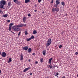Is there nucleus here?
I'll list each match as a JSON object with an SVG mask.
<instances>
[{"mask_svg":"<svg viewBox=\"0 0 78 78\" xmlns=\"http://www.w3.org/2000/svg\"><path fill=\"white\" fill-rule=\"evenodd\" d=\"M28 61L29 62H30V60L29 59Z\"/></svg>","mask_w":78,"mask_h":78,"instance_id":"48","label":"nucleus"},{"mask_svg":"<svg viewBox=\"0 0 78 78\" xmlns=\"http://www.w3.org/2000/svg\"><path fill=\"white\" fill-rule=\"evenodd\" d=\"M77 77H78V74L77 75Z\"/></svg>","mask_w":78,"mask_h":78,"instance_id":"51","label":"nucleus"},{"mask_svg":"<svg viewBox=\"0 0 78 78\" xmlns=\"http://www.w3.org/2000/svg\"><path fill=\"white\" fill-rule=\"evenodd\" d=\"M47 78H49V77H47Z\"/></svg>","mask_w":78,"mask_h":78,"instance_id":"55","label":"nucleus"},{"mask_svg":"<svg viewBox=\"0 0 78 78\" xmlns=\"http://www.w3.org/2000/svg\"><path fill=\"white\" fill-rule=\"evenodd\" d=\"M21 32L20 31L19 33V34H18V36L19 37L20 36V34H21Z\"/></svg>","mask_w":78,"mask_h":78,"instance_id":"30","label":"nucleus"},{"mask_svg":"<svg viewBox=\"0 0 78 78\" xmlns=\"http://www.w3.org/2000/svg\"><path fill=\"white\" fill-rule=\"evenodd\" d=\"M28 48V47L27 46H26V47H22V48H23L24 50H26V51L27 50Z\"/></svg>","mask_w":78,"mask_h":78,"instance_id":"7","label":"nucleus"},{"mask_svg":"<svg viewBox=\"0 0 78 78\" xmlns=\"http://www.w3.org/2000/svg\"><path fill=\"white\" fill-rule=\"evenodd\" d=\"M58 75H59V74L58 73H56V75H55V76H57Z\"/></svg>","mask_w":78,"mask_h":78,"instance_id":"26","label":"nucleus"},{"mask_svg":"<svg viewBox=\"0 0 78 78\" xmlns=\"http://www.w3.org/2000/svg\"><path fill=\"white\" fill-rule=\"evenodd\" d=\"M53 67L54 68H55V67H56V66H53Z\"/></svg>","mask_w":78,"mask_h":78,"instance_id":"50","label":"nucleus"},{"mask_svg":"<svg viewBox=\"0 0 78 78\" xmlns=\"http://www.w3.org/2000/svg\"><path fill=\"white\" fill-rule=\"evenodd\" d=\"M59 11V9L57 7H56L55 8H53L52 9V11L53 12H55V11L57 12Z\"/></svg>","mask_w":78,"mask_h":78,"instance_id":"3","label":"nucleus"},{"mask_svg":"<svg viewBox=\"0 0 78 78\" xmlns=\"http://www.w3.org/2000/svg\"><path fill=\"white\" fill-rule=\"evenodd\" d=\"M23 27L24 26H26L27 25V24H23Z\"/></svg>","mask_w":78,"mask_h":78,"instance_id":"40","label":"nucleus"},{"mask_svg":"<svg viewBox=\"0 0 78 78\" xmlns=\"http://www.w3.org/2000/svg\"><path fill=\"white\" fill-rule=\"evenodd\" d=\"M28 16L29 17H30L31 16L30 14V13L28 14Z\"/></svg>","mask_w":78,"mask_h":78,"instance_id":"32","label":"nucleus"},{"mask_svg":"<svg viewBox=\"0 0 78 78\" xmlns=\"http://www.w3.org/2000/svg\"><path fill=\"white\" fill-rule=\"evenodd\" d=\"M51 38H49L48 39V41L46 43V47H48L51 44Z\"/></svg>","mask_w":78,"mask_h":78,"instance_id":"2","label":"nucleus"},{"mask_svg":"<svg viewBox=\"0 0 78 78\" xmlns=\"http://www.w3.org/2000/svg\"><path fill=\"white\" fill-rule=\"evenodd\" d=\"M53 3V0H52L51 1V3Z\"/></svg>","mask_w":78,"mask_h":78,"instance_id":"35","label":"nucleus"},{"mask_svg":"<svg viewBox=\"0 0 78 78\" xmlns=\"http://www.w3.org/2000/svg\"><path fill=\"white\" fill-rule=\"evenodd\" d=\"M11 32L12 33V34H15V33L14 32H13L12 31H11Z\"/></svg>","mask_w":78,"mask_h":78,"instance_id":"36","label":"nucleus"},{"mask_svg":"<svg viewBox=\"0 0 78 78\" xmlns=\"http://www.w3.org/2000/svg\"><path fill=\"white\" fill-rule=\"evenodd\" d=\"M26 17H24V18H23V23H26Z\"/></svg>","mask_w":78,"mask_h":78,"instance_id":"13","label":"nucleus"},{"mask_svg":"<svg viewBox=\"0 0 78 78\" xmlns=\"http://www.w3.org/2000/svg\"><path fill=\"white\" fill-rule=\"evenodd\" d=\"M1 73V70H0V74Z\"/></svg>","mask_w":78,"mask_h":78,"instance_id":"46","label":"nucleus"},{"mask_svg":"<svg viewBox=\"0 0 78 78\" xmlns=\"http://www.w3.org/2000/svg\"><path fill=\"white\" fill-rule=\"evenodd\" d=\"M77 13H78V10H77Z\"/></svg>","mask_w":78,"mask_h":78,"instance_id":"52","label":"nucleus"},{"mask_svg":"<svg viewBox=\"0 0 78 78\" xmlns=\"http://www.w3.org/2000/svg\"><path fill=\"white\" fill-rule=\"evenodd\" d=\"M10 22V20H7V22L8 23H9Z\"/></svg>","mask_w":78,"mask_h":78,"instance_id":"34","label":"nucleus"},{"mask_svg":"<svg viewBox=\"0 0 78 78\" xmlns=\"http://www.w3.org/2000/svg\"><path fill=\"white\" fill-rule=\"evenodd\" d=\"M56 5H58L59 4H60V0H56L55 1Z\"/></svg>","mask_w":78,"mask_h":78,"instance_id":"8","label":"nucleus"},{"mask_svg":"<svg viewBox=\"0 0 78 78\" xmlns=\"http://www.w3.org/2000/svg\"><path fill=\"white\" fill-rule=\"evenodd\" d=\"M35 64H37V63H38V62H37V61L35 62Z\"/></svg>","mask_w":78,"mask_h":78,"instance_id":"39","label":"nucleus"},{"mask_svg":"<svg viewBox=\"0 0 78 78\" xmlns=\"http://www.w3.org/2000/svg\"><path fill=\"white\" fill-rule=\"evenodd\" d=\"M48 68H49V66H48Z\"/></svg>","mask_w":78,"mask_h":78,"instance_id":"53","label":"nucleus"},{"mask_svg":"<svg viewBox=\"0 0 78 78\" xmlns=\"http://www.w3.org/2000/svg\"><path fill=\"white\" fill-rule=\"evenodd\" d=\"M23 55L22 54V53L21 54V55H20V60L21 61H23Z\"/></svg>","mask_w":78,"mask_h":78,"instance_id":"12","label":"nucleus"},{"mask_svg":"<svg viewBox=\"0 0 78 78\" xmlns=\"http://www.w3.org/2000/svg\"><path fill=\"white\" fill-rule=\"evenodd\" d=\"M25 33L26 35H27L28 34L27 32V31H25Z\"/></svg>","mask_w":78,"mask_h":78,"instance_id":"29","label":"nucleus"},{"mask_svg":"<svg viewBox=\"0 0 78 78\" xmlns=\"http://www.w3.org/2000/svg\"><path fill=\"white\" fill-rule=\"evenodd\" d=\"M35 55V53H33L32 54L33 55Z\"/></svg>","mask_w":78,"mask_h":78,"instance_id":"42","label":"nucleus"},{"mask_svg":"<svg viewBox=\"0 0 78 78\" xmlns=\"http://www.w3.org/2000/svg\"><path fill=\"white\" fill-rule=\"evenodd\" d=\"M30 69V67L26 68L23 70V72L25 73V72H27V70H28Z\"/></svg>","mask_w":78,"mask_h":78,"instance_id":"11","label":"nucleus"},{"mask_svg":"<svg viewBox=\"0 0 78 78\" xmlns=\"http://www.w3.org/2000/svg\"><path fill=\"white\" fill-rule=\"evenodd\" d=\"M8 6L9 7H10L11 6V2H9L8 3Z\"/></svg>","mask_w":78,"mask_h":78,"instance_id":"24","label":"nucleus"},{"mask_svg":"<svg viewBox=\"0 0 78 78\" xmlns=\"http://www.w3.org/2000/svg\"><path fill=\"white\" fill-rule=\"evenodd\" d=\"M43 13H44V12H43Z\"/></svg>","mask_w":78,"mask_h":78,"instance_id":"56","label":"nucleus"},{"mask_svg":"<svg viewBox=\"0 0 78 78\" xmlns=\"http://www.w3.org/2000/svg\"><path fill=\"white\" fill-rule=\"evenodd\" d=\"M2 11H1V10H0V13Z\"/></svg>","mask_w":78,"mask_h":78,"instance_id":"47","label":"nucleus"},{"mask_svg":"<svg viewBox=\"0 0 78 78\" xmlns=\"http://www.w3.org/2000/svg\"><path fill=\"white\" fill-rule=\"evenodd\" d=\"M57 5H54V6H55V7H57Z\"/></svg>","mask_w":78,"mask_h":78,"instance_id":"41","label":"nucleus"},{"mask_svg":"<svg viewBox=\"0 0 78 78\" xmlns=\"http://www.w3.org/2000/svg\"><path fill=\"white\" fill-rule=\"evenodd\" d=\"M34 38V37L33 36V35H32L31 37H30V39H33Z\"/></svg>","mask_w":78,"mask_h":78,"instance_id":"25","label":"nucleus"},{"mask_svg":"<svg viewBox=\"0 0 78 78\" xmlns=\"http://www.w3.org/2000/svg\"><path fill=\"white\" fill-rule=\"evenodd\" d=\"M61 4L62 6H65V4L64 2H62Z\"/></svg>","mask_w":78,"mask_h":78,"instance_id":"20","label":"nucleus"},{"mask_svg":"<svg viewBox=\"0 0 78 78\" xmlns=\"http://www.w3.org/2000/svg\"><path fill=\"white\" fill-rule=\"evenodd\" d=\"M78 54V52H76L75 53V55H77Z\"/></svg>","mask_w":78,"mask_h":78,"instance_id":"37","label":"nucleus"},{"mask_svg":"<svg viewBox=\"0 0 78 78\" xmlns=\"http://www.w3.org/2000/svg\"><path fill=\"white\" fill-rule=\"evenodd\" d=\"M62 78H66V77H65V76H64L62 77Z\"/></svg>","mask_w":78,"mask_h":78,"instance_id":"44","label":"nucleus"},{"mask_svg":"<svg viewBox=\"0 0 78 78\" xmlns=\"http://www.w3.org/2000/svg\"><path fill=\"white\" fill-rule=\"evenodd\" d=\"M30 2V0H25V3H27L28 2Z\"/></svg>","mask_w":78,"mask_h":78,"instance_id":"18","label":"nucleus"},{"mask_svg":"<svg viewBox=\"0 0 78 78\" xmlns=\"http://www.w3.org/2000/svg\"><path fill=\"white\" fill-rule=\"evenodd\" d=\"M14 2L15 3H17L18 1L17 0H13Z\"/></svg>","mask_w":78,"mask_h":78,"instance_id":"27","label":"nucleus"},{"mask_svg":"<svg viewBox=\"0 0 78 78\" xmlns=\"http://www.w3.org/2000/svg\"><path fill=\"white\" fill-rule=\"evenodd\" d=\"M37 32L36 30H34L33 31V34H37Z\"/></svg>","mask_w":78,"mask_h":78,"instance_id":"17","label":"nucleus"},{"mask_svg":"<svg viewBox=\"0 0 78 78\" xmlns=\"http://www.w3.org/2000/svg\"><path fill=\"white\" fill-rule=\"evenodd\" d=\"M39 3H40L41 1V0H38V1Z\"/></svg>","mask_w":78,"mask_h":78,"instance_id":"33","label":"nucleus"},{"mask_svg":"<svg viewBox=\"0 0 78 78\" xmlns=\"http://www.w3.org/2000/svg\"><path fill=\"white\" fill-rule=\"evenodd\" d=\"M31 40V38H28L26 40V41H27L28 42L29 41Z\"/></svg>","mask_w":78,"mask_h":78,"instance_id":"22","label":"nucleus"},{"mask_svg":"<svg viewBox=\"0 0 78 78\" xmlns=\"http://www.w3.org/2000/svg\"><path fill=\"white\" fill-rule=\"evenodd\" d=\"M13 29L15 31H19L20 30V28L17 27H14Z\"/></svg>","mask_w":78,"mask_h":78,"instance_id":"4","label":"nucleus"},{"mask_svg":"<svg viewBox=\"0 0 78 78\" xmlns=\"http://www.w3.org/2000/svg\"><path fill=\"white\" fill-rule=\"evenodd\" d=\"M1 54V52L0 51V55Z\"/></svg>","mask_w":78,"mask_h":78,"instance_id":"49","label":"nucleus"},{"mask_svg":"<svg viewBox=\"0 0 78 78\" xmlns=\"http://www.w3.org/2000/svg\"><path fill=\"white\" fill-rule=\"evenodd\" d=\"M52 59V58H51L49 59L48 60V63L50 64V65H51V61Z\"/></svg>","mask_w":78,"mask_h":78,"instance_id":"10","label":"nucleus"},{"mask_svg":"<svg viewBox=\"0 0 78 78\" xmlns=\"http://www.w3.org/2000/svg\"><path fill=\"white\" fill-rule=\"evenodd\" d=\"M23 27V24H18L16 26V27Z\"/></svg>","mask_w":78,"mask_h":78,"instance_id":"9","label":"nucleus"},{"mask_svg":"<svg viewBox=\"0 0 78 78\" xmlns=\"http://www.w3.org/2000/svg\"><path fill=\"white\" fill-rule=\"evenodd\" d=\"M13 24L12 23H10L9 25V31H11V27L13 25Z\"/></svg>","mask_w":78,"mask_h":78,"instance_id":"5","label":"nucleus"},{"mask_svg":"<svg viewBox=\"0 0 78 78\" xmlns=\"http://www.w3.org/2000/svg\"><path fill=\"white\" fill-rule=\"evenodd\" d=\"M1 55L2 57H5L6 56V53L5 52H2Z\"/></svg>","mask_w":78,"mask_h":78,"instance_id":"6","label":"nucleus"},{"mask_svg":"<svg viewBox=\"0 0 78 78\" xmlns=\"http://www.w3.org/2000/svg\"><path fill=\"white\" fill-rule=\"evenodd\" d=\"M62 47V45H60L59 46V48H61Z\"/></svg>","mask_w":78,"mask_h":78,"instance_id":"31","label":"nucleus"},{"mask_svg":"<svg viewBox=\"0 0 78 78\" xmlns=\"http://www.w3.org/2000/svg\"><path fill=\"white\" fill-rule=\"evenodd\" d=\"M40 62L41 63H42L43 62H44V59L43 58H41L40 60Z\"/></svg>","mask_w":78,"mask_h":78,"instance_id":"19","label":"nucleus"},{"mask_svg":"<svg viewBox=\"0 0 78 78\" xmlns=\"http://www.w3.org/2000/svg\"><path fill=\"white\" fill-rule=\"evenodd\" d=\"M34 6H35V7H36L37 6V5L35 4V5H34Z\"/></svg>","mask_w":78,"mask_h":78,"instance_id":"43","label":"nucleus"},{"mask_svg":"<svg viewBox=\"0 0 78 78\" xmlns=\"http://www.w3.org/2000/svg\"><path fill=\"white\" fill-rule=\"evenodd\" d=\"M6 4V1L4 0H2L0 1V8H3V9H4L3 8L4 5H5Z\"/></svg>","mask_w":78,"mask_h":78,"instance_id":"1","label":"nucleus"},{"mask_svg":"<svg viewBox=\"0 0 78 78\" xmlns=\"http://www.w3.org/2000/svg\"><path fill=\"white\" fill-rule=\"evenodd\" d=\"M48 66H49L50 69H51L52 68V66L51 65H48Z\"/></svg>","mask_w":78,"mask_h":78,"instance_id":"28","label":"nucleus"},{"mask_svg":"<svg viewBox=\"0 0 78 78\" xmlns=\"http://www.w3.org/2000/svg\"><path fill=\"white\" fill-rule=\"evenodd\" d=\"M32 51V49L31 48H29L28 49V52L29 53H31Z\"/></svg>","mask_w":78,"mask_h":78,"instance_id":"14","label":"nucleus"},{"mask_svg":"<svg viewBox=\"0 0 78 78\" xmlns=\"http://www.w3.org/2000/svg\"><path fill=\"white\" fill-rule=\"evenodd\" d=\"M16 3L20 5V4H21V2H20V1H18V2H17Z\"/></svg>","mask_w":78,"mask_h":78,"instance_id":"23","label":"nucleus"},{"mask_svg":"<svg viewBox=\"0 0 78 78\" xmlns=\"http://www.w3.org/2000/svg\"><path fill=\"white\" fill-rule=\"evenodd\" d=\"M34 11H35V12H37V10H34Z\"/></svg>","mask_w":78,"mask_h":78,"instance_id":"45","label":"nucleus"},{"mask_svg":"<svg viewBox=\"0 0 78 78\" xmlns=\"http://www.w3.org/2000/svg\"><path fill=\"white\" fill-rule=\"evenodd\" d=\"M46 51L45 50H44L43 51V54L45 56L46 55Z\"/></svg>","mask_w":78,"mask_h":78,"instance_id":"15","label":"nucleus"},{"mask_svg":"<svg viewBox=\"0 0 78 78\" xmlns=\"http://www.w3.org/2000/svg\"><path fill=\"white\" fill-rule=\"evenodd\" d=\"M57 78H58V76H57Z\"/></svg>","mask_w":78,"mask_h":78,"instance_id":"54","label":"nucleus"},{"mask_svg":"<svg viewBox=\"0 0 78 78\" xmlns=\"http://www.w3.org/2000/svg\"><path fill=\"white\" fill-rule=\"evenodd\" d=\"M2 17H4L5 18H6L8 17V15L7 14H5L4 15H3Z\"/></svg>","mask_w":78,"mask_h":78,"instance_id":"21","label":"nucleus"},{"mask_svg":"<svg viewBox=\"0 0 78 78\" xmlns=\"http://www.w3.org/2000/svg\"><path fill=\"white\" fill-rule=\"evenodd\" d=\"M29 74H30V75H32V73H29Z\"/></svg>","mask_w":78,"mask_h":78,"instance_id":"38","label":"nucleus"},{"mask_svg":"<svg viewBox=\"0 0 78 78\" xmlns=\"http://www.w3.org/2000/svg\"><path fill=\"white\" fill-rule=\"evenodd\" d=\"M11 61H12V60L11 59V58H9V61L7 62V63H10V62Z\"/></svg>","mask_w":78,"mask_h":78,"instance_id":"16","label":"nucleus"}]
</instances>
